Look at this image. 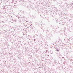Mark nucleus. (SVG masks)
Returning a JSON list of instances; mask_svg holds the SVG:
<instances>
[{
	"label": "nucleus",
	"mask_w": 73,
	"mask_h": 73,
	"mask_svg": "<svg viewBox=\"0 0 73 73\" xmlns=\"http://www.w3.org/2000/svg\"><path fill=\"white\" fill-rule=\"evenodd\" d=\"M57 50L58 52H59V50H58L57 49Z\"/></svg>",
	"instance_id": "1"
}]
</instances>
